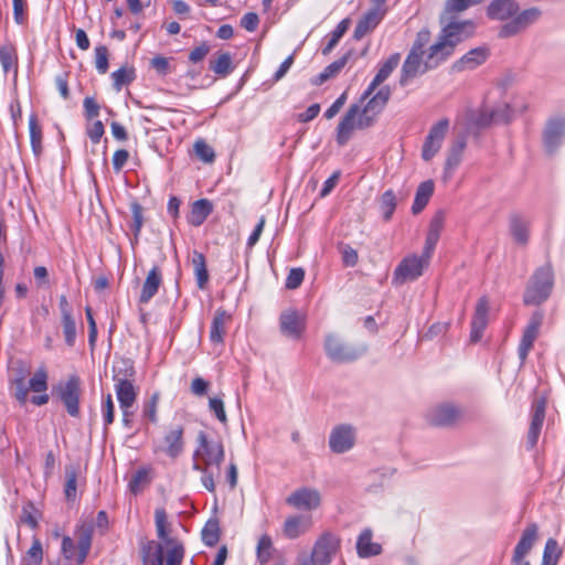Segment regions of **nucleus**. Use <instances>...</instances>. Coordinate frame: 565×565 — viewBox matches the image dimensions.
Returning <instances> with one entry per match:
<instances>
[{"label":"nucleus","mask_w":565,"mask_h":565,"mask_svg":"<svg viewBox=\"0 0 565 565\" xmlns=\"http://www.w3.org/2000/svg\"><path fill=\"white\" fill-rule=\"evenodd\" d=\"M198 447L194 450L193 469L201 472V481L209 492L215 491V476H220V466L225 450L220 439H210L204 431H199Z\"/></svg>","instance_id":"nucleus-1"},{"label":"nucleus","mask_w":565,"mask_h":565,"mask_svg":"<svg viewBox=\"0 0 565 565\" xmlns=\"http://www.w3.org/2000/svg\"><path fill=\"white\" fill-rule=\"evenodd\" d=\"M443 29L438 40L433 44L435 51L446 61L462 41L473 35L476 24L472 20H458L452 17L440 15Z\"/></svg>","instance_id":"nucleus-2"},{"label":"nucleus","mask_w":565,"mask_h":565,"mask_svg":"<svg viewBox=\"0 0 565 565\" xmlns=\"http://www.w3.org/2000/svg\"><path fill=\"white\" fill-rule=\"evenodd\" d=\"M444 61L433 45L429 46L427 52L411 50L401 70L399 85L407 86L413 79L436 68Z\"/></svg>","instance_id":"nucleus-3"},{"label":"nucleus","mask_w":565,"mask_h":565,"mask_svg":"<svg viewBox=\"0 0 565 565\" xmlns=\"http://www.w3.org/2000/svg\"><path fill=\"white\" fill-rule=\"evenodd\" d=\"M554 287V274L551 265L537 268L530 278L523 301L527 306H537L546 301Z\"/></svg>","instance_id":"nucleus-4"},{"label":"nucleus","mask_w":565,"mask_h":565,"mask_svg":"<svg viewBox=\"0 0 565 565\" xmlns=\"http://www.w3.org/2000/svg\"><path fill=\"white\" fill-rule=\"evenodd\" d=\"M340 544L338 535L324 532L316 540L310 556L297 557V565H330L340 550Z\"/></svg>","instance_id":"nucleus-5"},{"label":"nucleus","mask_w":565,"mask_h":565,"mask_svg":"<svg viewBox=\"0 0 565 565\" xmlns=\"http://www.w3.org/2000/svg\"><path fill=\"white\" fill-rule=\"evenodd\" d=\"M52 396L56 397L70 416L79 414L81 380L77 375H71L65 381H60L52 387Z\"/></svg>","instance_id":"nucleus-6"},{"label":"nucleus","mask_w":565,"mask_h":565,"mask_svg":"<svg viewBox=\"0 0 565 565\" xmlns=\"http://www.w3.org/2000/svg\"><path fill=\"white\" fill-rule=\"evenodd\" d=\"M324 351L327 356L335 363L352 362L364 353V349H356L347 344L334 333H330L326 337Z\"/></svg>","instance_id":"nucleus-7"},{"label":"nucleus","mask_w":565,"mask_h":565,"mask_svg":"<svg viewBox=\"0 0 565 565\" xmlns=\"http://www.w3.org/2000/svg\"><path fill=\"white\" fill-rule=\"evenodd\" d=\"M565 140V118H550L542 134L543 148L546 154L557 153Z\"/></svg>","instance_id":"nucleus-8"},{"label":"nucleus","mask_w":565,"mask_h":565,"mask_svg":"<svg viewBox=\"0 0 565 565\" xmlns=\"http://www.w3.org/2000/svg\"><path fill=\"white\" fill-rule=\"evenodd\" d=\"M523 110H525L523 104L510 105L509 103H503L493 108L486 107L480 111L477 122L480 126L507 124L514 117L516 111L522 113Z\"/></svg>","instance_id":"nucleus-9"},{"label":"nucleus","mask_w":565,"mask_h":565,"mask_svg":"<svg viewBox=\"0 0 565 565\" xmlns=\"http://www.w3.org/2000/svg\"><path fill=\"white\" fill-rule=\"evenodd\" d=\"M356 441V428L350 424H340L332 428L329 435V448L334 454L350 451Z\"/></svg>","instance_id":"nucleus-10"},{"label":"nucleus","mask_w":565,"mask_h":565,"mask_svg":"<svg viewBox=\"0 0 565 565\" xmlns=\"http://www.w3.org/2000/svg\"><path fill=\"white\" fill-rule=\"evenodd\" d=\"M364 117L360 114V105H351L337 128V142L344 146L352 136L354 129H364L371 125H364Z\"/></svg>","instance_id":"nucleus-11"},{"label":"nucleus","mask_w":565,"mask_h":565,"mask_svg":"<svg viewBox=\"0 0 565 565\" xmlns=\"http://www.w3.org/2000/svg\"><path fill=\"white\" fill-rule=\"evenodd\" d=\"M429 260L423 255H411L405 257L394 271V280L398 284L412 281L423 275V271L428 267Z\"/></svg>","instance_id":"nucleus-12"},{"label":"nucleus","mask_w":565,"mask_h":565,"mask_svg":"<svg viewBox=\"0 0 565 565\" xmlns=\"http://www.w3.org/2000/svg\"><path fill=\"white\" fill-rule=\"evenodd\" d=\"M541 17V11L537 8H530L519 12L512 20L504 23L499 29V38L508 39L518 33L522 32L533 23H535Z\"/></svg>","instance_id":"nucleus-13"},{"label":"nucleus","mask_w":565,"mask_h":565,"mask_svg":"<svg viewBox=\"0 0 565 565\" xmlns=\"http://www.w3.org/2000/svg\"><path fill=\"white\" fill-rule=\"evenodd\" d=\"M543 319L544 315L541 310L534 311L523 331L518 349L519 359L522 364L525 362L535 340L539 337Z\"/></svg>","instance_id":"nucleus-14"},{"label":"nucleus","mask_w":565,"mask_h":565,"mask_svg":"<svg viewBox=\"0 0 565 565\" xmlns=\"http://www.w3.org/2000/svg\"><path fill=\"white\" fill-rule=\"evenodd\" d=\"M539 536V526L535 523L526 525L518 544L514 547L511 565H530L526 556L533 548Z\"/></svg>","instance_id":"nucleus-15"},{"label":"nucleus","mask_w":565,"mask_h":565,"mask_svg":"<svg viewBox=\"0 0 565 565\" xmlns=\"http://www.w3.org/2000/svg\"><path fill=\"white\" fill-rule=\"evenodd\" d=\"M448 128L449 120L446 118L440 119L430 128L422 149V158L425 161L431 160L440 150L443 140L446 137Z\"/></svg>","instance_id":"nucleus-16"},{"label":"nucleus","mask_w":565,"mask_h":565,"mask_svg":"<svg viewBox=\"0 0 565 565\" xmlns=\"http://www.w3.org/2000/svg\"><path fill=\"white\" fill-rule=\"evenodd\" d=\"M279 329L285 337L298 340L305 332L306 318L296 309L284 310L279 317Z\"/></svg>","instance_id":"nucleus-17"},{"label":"nucleus","mask_w":565,"mask_h":565,"mask_svg":"<svg viewBox=\"0 0 565 565\" xmlns=\"http://www.w3.org/2000/svg\"><path fill=\"white\" fill-rule=\"evenodd\" d=\"M286 503L297 510L312 511L320 507L321 494L315 488L301 487L287 497Z\"/></svg>","instance_id":"nucleus-18"},{"label":"nucleus","mask_w":565,"mask_h":565,"mask_svg":"<svg viewBox=\"0 0 565 565\" xmlns=\"http://www.w3.org/2000/svg\"><path fill=\"white\" fill-rule=\"evenodd\" d=\"M461 415L458 407L452 404H440L431 407L426 417L429 424L434 426L452 425Z\"/></svg>","instance_id":"nucleus-19"},{"label":"nucleus","mask_w":565,"mask_h":565,"mask_svg":"<svg viewBox=\"0 0 565 565\" xmlns=\"http://www.w3.org/2000/svg\"><path fill=\"white\" fill-rule=\"evenodd\" d=\"M183 434L184 428L181 425L169 427L163 437V446L160 447V450L170 458H178L184 449Z\"/></svg>","instance_id":"nucleus-20"},{"label":"nucleus","mask_w":565,"mask_h":565,"mask_svg":"<svg viewBox=\"0 0 565 565\" xmlns=\"http://www.w3.org/2000/svg\"><path fill=\"white\" fill-rule=\"evenodd\" d=\"M546 401L543 397L536 398L532 405V418L527 434V444L533 448L541 434V429L545 418Z\"/></svg>","instance_id":"nucleus-21"},{"label":"nucleus","mask_w":565,"mask_h":565,"mask_svg":"<svg viewBox=\"0 0 565 565\" xmlns=\"http://www.w3.org/2000/svg\"><path fill=\"white\" fill-rule=\"evenodd\" d=\"M466 146H467V140H466V137H463V136L457 138L450 146L448 153H447L445 168H444L443 178L445 181H448L449 179H451L455 170L460 164Z\"/></svg>","instance_id":"nucleus-22"},{"label":"nucleus","mask_w":565,"mask_h":565,"mask_svg":"<svg viewBox=\"0 0 565 565\" xmlns=\"http://www.w3.org/2000/svg\"><path fill=\"white\" fill-rule=\"evenodd\" d=\"M518 12L519 4L515 0H493L487 8L488 18L498 21L512 20Z\"/></svg>","instance_id":"nucleus-23"},{"label":"nucleus","mask_w":565,"mask_h":565,"mask_svg":"<svg viewBox=\"0 0 565 565\" xmlns=\"http://www.w3.org/2000/svg\"><path fill=\"white\" fill-rule=\"evenodd\" d=\"M29 371L25 369L23 363H20L19 367L14 370L10 377L11 394L20 405H25L29 399V388L25 383Z\"/></svg>","instance_id":"nucleus-24"},{"label":"nucleus","mask_w":565,"mask_h":565,"mask_svg":"<svg viewBox=\"0 0 565 565\" xmlns=\"http://www.w3.org/2000/svg\"><path fill=\"white\" fill-rule=\"evenodd\" d=\"M401 55L398 53H394L380 66L375 77L363 93L362 100L367 99V97L374 93L376 87H379L385 79L388 78L392 72L397 67Z\"/></svg>","instance_id":"nucleus-25"},{"label":"nucleus","mask_w":565,"mask_h":565,"mask_svg":"<svg viewBox=\"0 0 565 565\" xmlns=\"http://www.w3.org/2000/svg\"><path fill=\"white\" fill-rule=\"evenodd\" d=\"M488 300L482 297L477 302L476 311L471 321L470 340L472 342H478L481 339L482 333L488 324Z\"/></svg>","instance_id":"nucleus-26"},{"label":"nucleus","mask_w":565,"mask_h":565,"mask_svg":"<svg viewBox=\"0 0 565 565\" xmlns=\"http://www.w3.org/2000/svg\"><path fill=\"white\" fill-rule=\"evenodd\" d=\"M385 14L384 8L374 7L369 10L358 22L353 36L356 40H361L364 35L371 32L381 22Z\"/></svg>","instance_id":"nucleus-27"},{"label":"nucleus","mask_w":565,"mask_h":565,"mask_svg":"<svg viewBox=\"0 0 565 565\" xmlns=\"http://www.w3.org/2000/svg\"><path fill=\"white\" fill-rule=\"evenodd\" d=\"M312 527V519L309 515H292L286 519L284 523V535L295 540L306 534Z\"/></svg>","instance_id":"nucleus-28"},{"label":"nucleus","mask_w":565,"mask_h":565,"mask_svg":"<svg viewBox=\"0 0 565 565\" xmlns=\"http://www.w3.org/2000/svg\"><path fill=\"white\" fill-rule=\"evenodd\" d=\"M488 56L489 52L486 47L472 49L454 64V68L459 72L473 70L483 64Z\"/></svg>","instance_id":"nucleus-29"},{"label":"nucleus","mask_w":565,"mask_h":565,"mask_svg":"<svg viewBox=\"0 0 565 565\" xmlns=\"http://www.w3.org/2000/svg\"><path fill=\"white\" fill-rule=\"evenodd\" d=\"M372 530L364 529L356 540V553L361 558L377 556L382 553V546L372 541Z\"/></svg>","instance_id":"nucleus-30"},{"label":"nucleus","mask_w":565,"mask_h":565,"mask_svg":"<svg viewBox=\"0 0 565 565\" xmlns=\"http://www.w3.org/2000/svg\"><path fill=\"white\" fill-rule=\"evenodd\" d=\"M162 282V276L159 267L154 266L147 275L143 282L139 301L141 303L149 302L153 296L158 292V289Z\"/></svg>","instance_id":"nucleus-31"},{"label":"nucleus","mask_w":565,"mask_h":565,"mask_svg":"<svg viewBox=\"0 0 565 565\" xmlns=\"http://www.w3.org/2000/svg\"><path fill=\"white\" fill-rule=\"evenodd\" d=\"M116 396L119 402L120 408H131L137 398V388L131 381L115 384Z\"/></svg>","instance_id":"nucleus-32"},{"label":"nucleus","mask_w":565,"mask_h":565,"mask_svg":"<svg viewBox=\"0 0 565 565\" xmlns=\"http://www.w3.org/2000/svg\"><path fill=\"white\" fill-rule=\"evenodd\" d=\"M212 210L213 205L207 199L196 200L191 206L188 222L193 226H200L212 213Z\"/></svg>","instance_id":"nucleus-33"},{"label":"nucleus","mask_w":565,"mask_h":565,"mask_svg":"<svg viewBox=\"0 0 565 565\" xmlns=\"http://www.w3.org/2000/svg\"><path fill=\"white\" fill-rule=\"evenodd\" d=\"M231 320V315L223 309H217L210 330V339L214 343H222L225 335V326Z\"/></svg>","instance_id":"nucleus-34"},{"label":"nucleus","mask_w":565,"mask_h":565,"mask_svg":"<svg viewBox=\"0 0 565 565\" xmlns=\"http://www.w3.org/2000/svg\"><path fill=\"white\" fill-rule=\"evenodd\" d=\"M433 193H434V182L431 180L422 182L417 188L414 203L412 206V212L414 214L420 213L428 204Z\"/></svg>","instance_id":"nucleus-35"},{"label":"nucleus","mask_w":565,"mask_h":565,"mask_svg":"<svg viewBox=\"0 0 565 565\" xmlns=\"http://www.w3.org/2000/svg\"><path fill=\"white\" fill-rule=\"evenodd\" d=\"M510 231L514 241L525 245L529 241V222L518 214L510 217Z\"/></svg>","instance_id":"nucleus-36"},{"label":"nucleus","mask_w":565,"mask_h":565,"mask_svg":"<svg viewBox=\"0 0 565 565\" xmlns=\"http://www.w3.org/2000/svg\"><path fill=\"white\" fill-rule=\"evenodd\" d=\"M163 548L167 550V564L166 565H181L184 557V547L182 543L175 537L169 539L163 542Z\"/></svg>","instance_id":"nucleus-37"},{"label":"nucleus","mask_w":565,"mask_h":565,"mask_svg":"<svg viewBox=\"0 0 565 565\" xmlns=\"http://www.w3.org/2000/svg\"><path fill=\"white\" fill-rule=\"evenodd\" d=\"M93 527L92 525L83 524L78 530V558L77 563L82 564L92 545Z\"/></svg>","instance_id":"nucleus-38"},{"label":"nucleus","mask_w":565,"mask_h":565,"mask_svg":"<svg viewBox=\"0 0 565 565\" xmlns=\"http://www.w3.org/2000/svg\"><path fill=\"white\" fill-rule=\"evenodd\" d=\"M192 264L194 267V274H195L198 287L200 289H204L205 285L209 281V273L206 269L204 255L202 253L194 252L193 258H192Z\"/></svg>","instance_id":"nucleus-39"},{"label":"nucleus","mask_w":565,"mask_h":565,"mask_svg":"<svg viewBox=\"0 0 565 565\" xmlns=\"http://www.w3.org/2000/svg\"><path fill=\"white\" fill-rule=\"evenodd\" d=\"M113 372V380L115 381V384L120 383V381H134L135 367L132 362L129 360H121L120 362L116 363L114 365Z\"/></svg>","instance_id":"nucleus-40"},{"label":"nucleus","mask_w":565,"mask_h":565,"mask_svg":"<svg viewBox=\"0 0 565 565\" xmlns=\"http://www.w3.org/2000/svg\"><path fill=\"white\" fill-rule=\"evenodd\" d=\"M29 131L32 150L35 156H40L42 152V128L35 115H31L29 118Z\"/></svg>","instance_id":"nucleus-41"},{"label":"nucleus","mask_w":565,"mask_h":565,"mask_svg":"<svg viewBox=\"0 0 565 565\" xmlns=\"http://www.w3.org/2000/svg\"><path fill=\"white\" fill-rule=\"evenodd\" d=\"M210 68L221 77L227 76L232 71V56L230 53H221L214 61L210 62Z\"/></svg>","instance_id":"nucleus-42"},{"label":"nucleus","mask_w":565,"mask_h":565,"mask_svg":"<svg viewBox=\"0 0 565 565\" xmlns=\"http://www.w3.org/2000/svg\"><path fill=\"white\" fill-rule=\"evenodd\" d=\"M49 374L44 366L39 367L29 381V392L44 393L47 391Z\"/></svg>","instance_id":"nucleus-43"},{"label":"nucleus","mask_w":565,"mask_h":565,"mask_svg":"<svg viewBox=\"0 0 565 565\" xmlns=\"http://www.w3.org/2000/svg\"><path fill=\"white\" fill-rule=\"evenodd\" d=\"M367 98V103L362 108L360 107V114L364 117L363 124L372 126L384 108L373 97L369 96Z\"/></svg>","instance_id":"nucleus-44"},{"label":"nucleus","mask_w":565,"mask_h":565,"mask_svg":"<svg viewBox=\"0 0 565 565\" xmlns=\"http://www.w3.org/2000/svg\"><path fill=\"white\" fill-rule=\"evenodd\" d=\"M202 541L207 546H214L220 540V526L216 520L206 522L202 530Z\"/></svg>","instance_id":"nucleus-45"},{"label":"nucleus","mask_w":565,"mask_h":565,"mask_svg":"<svg viewBox=\"0 0 565 565\" xmlns=\"http://www.w3.org/2000/svg\"><path fill=\"white\" fill-rule=\"evenodd\" d=\"M396 209V196L393 190L385 191L380 199V210L385 221L391 220Z\"/></svg>","instance_id":"nucleus-46"},{"label":"nucleus","mask_w":565,"mask_h":565,"mask_svg":"<svg viewBox=\"0 0 565 565\" xmlns=\"http://www.w3.org/2000/svg\"><path fill=\"white\" fill-rule=\"evenodd\" d=\"M111 78L115 89L119 92L122 86L130 84L136 78L135 70L120 67L111 74Z\"/></svg>","instance_id":"nucleus-47"},{"label":"nucleus","mask_w":565,"mask_h":565,"mask_svg":"<svg viewBox=\"0 0 565 565\" xmlns=\"http://www.w3.org/2000/svg\"><path fill=\"white\" fill-rule=\"evenodd\" d=\"M483 0H447L441 15L449 17L451 13H459L472 6L481 3Z\"/></svg>","instance_id":"nucleus-48"},{"label":"nucleus","mask_w":565,"mask_h":565,"mask_svg":"<svg viewBox=\"0 0 565 565\" xmlns=\"http://www.w3.org/2000/svg\"><path fill=\"white\" fill-rule=\"evenodd\" d=\"M349 26V21L342 20L337 28L332 31L331 36L327 43V45L322 49V54L328 55L332 52V50L337 46L340 39L343 36V34L347 32Z\"/></svg>","instance_id":"nucleus-49"},{"label":"nucleus","mask_w":565,"mask_h":565,"mask_svg":"<svg viewBox=\"0 0 565 565\" xmlns=\"http://www.w3.org/2000/svg\"><path fill=\"white\" fill-rule=\"evenodd\" d=\"M273 550V541L270 536L267 534L262 535L258 540L256 550L258 561L262 564H266L271 558Z\"/></svg>","instance_id":"nucleus-50"},{"label":"nucleus","mask_w":565,"mask_h":565,"mask_svg":"<svg viewBox=\"0 0 565 565\" xmlns=\"http://www.w3.org/2000/svg\"><path fill=\"white\" fill-rule=\"evenodd\" d=\"M154 522H156V529H157L158 537L162 542L169 540L170 539L168 536L169 522H168V516H167L166 510L163 508L156 509Z\"/></svg>","instance_id":"nucleus-51"},{"label":"nucleus","mask_w":565,"mask_h":565,"mask_svg":"<svg viewBox=\"0 0 565 565\" xmlns=\"http://www.w3.org/2000/svg\"><path fill=\"white\" fill-rule=\"evenodd\" d=\"M0 63L4 73L11 71L17 63V53L13 46L3 45L0 47Z\"/></svg>","instance_id":"nucleus-52"},{"label":"nucleus","mask_w":565,"mask_h":565,"mask_svg":"<svg viewBox=\"0 0 565 565\" xmlns=\"http://www.w3.org/2000/svg\"><path fill=\"white\" fill-rule=\"evenodd\" d=\"M559 557L558 544L554 539H548L543 552L542 565H556Z\"/></svg>","instance_id":"nucleus-53"},{"label":"nucleus","mask_w":565,"mask_h":565,"mask_svg":"<svg viewBox=\"0 0 565 565\" xmlns=\"http://www.w3.org/2000/svg\"><path fill=\"white\" fill-rule=\"evenodd\" d=\"M77 470L75 467H66L65 495L68 500L76 495Z\"/></svg>","instance_id":"nucleus-54"},{"label":"nucleus","mask_w":565,"mask_h":565,"mask_svg":"<svg viewBox=\"0 0 565 565\" xmlns=\"http://www.w3.org/2000/svg\"><path fill=\"white\" fill-rule=\"evenodd\" d=\"M63 334L67 345L73 347L76 339V324L73 317L62 318Z\"/></svg>","instance_id":"nucleus-55"},{"label":"nucleus","mask_w":565,"mask_h":565,"mask_svg":"<svg viewBox=\"0 0 565 565\" xmlns=\"http://www.w3.org/2000/svg\"><path fill=\"white\" fill-rule=\"evenodd\" d=\"M95 65L100 74H105L108 71V50L106 46L99 45L95 47Z\"/></svg>","instance_id":"nucleus-56"},{"label":"nucleus","mask_w":565,"mask_h":565,"mask_svg":"<svg viewBox=\"0 0 565 565\" xmlns=\"http://www.w3.org/2000/svg\"><path fill=\"white\" fill-rule=\"evenodd\" d=\"M353 55V50H349L347 53H344L340 58L329 64L324 71L330 75V77L337 76L341 70L348 64L350 58Z\"/></svg>","instance_id":"nucleus-57"},{"label":"nucleus","mask_w":565,"mask_h":565,"mask_svg":"<svg viewBox=\"0 0 565 565\" xmlns=\"http://www.w3.org/2000/svg\"><path fill=\"white\" fill-rule=\"evenodd\" d=\"M195 154L204 162H212L215 158L214 150L204 140L194 143Z\"/></svg>","instance_id":"nucleus-58"},{"label":"nucleus","mask_w":565,"mask_h":565,"mask_svg":"<svg viewBox=\"0 0 565 565\" xmlns=\"http://www.w3.org/2000/svg\"><path fill=\"white\" fill-rule=\"evenodd\" d=\"M445 221L446 213L444 211H438L430 220L428 233L440 237V234L444 230Z\"/></svg>","instance_id":"nucleus-59"},{"label":"nucleus","mask_w":565,"mask_h":565,"mask_svg":"<svg viewBox=\"0 0 565 565\" xmlns=\"http://www.w3.org/2000/svg\"><path fill=\"white\" fill-rule=\"evenodd\" d=\"M305 278V270L302 268H292L290 269L287 279H286V288L296 289L298 288Z\"/></svg>","instance_id":"nucleus-60"},{"label":"nucleus","mask_w":565,"mask_h":565,"mask_svg":"<svg viewBox=\"0 0 565 565\" xmlns=\"http://www.w3.org/2000/svg\"><path fill=\"white\" fill-rule=\"evenodd\" d=\"M131 213H132V225L131 228L135 233V236L137 237L140 233V230L143 224V215H142V207L139 203H132L131 204Z\"/></svg>","instance_id":"nucleus-61"},{"label":"nucleus","mask_w":565,"mask_h":565,"mask_svg":"<svg viewBox=\"0 0 565 565\" xmlns=\"http://www.w3.org/2000/svg\"><path fill=\"white\" fill-rule=\"evenodd\" d=\"M209 407L221 423L226 424L227 417L224 409V403L221 398L211 397L209 401Z\"/></svg>","instance_id":"nucleus-62"},{"label":"nucleus","mask_w":565,"mask_h":565,"mask_svg":"<svg viewBox=\"0 0 565 565\" xmlns=\"http://www.w3.org/2000/svg\"><path fill=\"white\" fill-rule=\"evenodd\" d=\"M429 41H430V32L427 29H423L417 33L416 39H415L411 50L416 51V52H427L425 50V47L427 46Z\"/></svg>","instance_id":"nucleus-63"},{"label":"nucleus","mask_w":565,"mask_h":565,"mask_svg":"<svg viewBox=\"0 0 565 565\" xmlns=\"http://www.w3.org/2000/svg\"><path fill=\"white\" fill-rule=\"evenodd\" d=\"M84 106V115L85 117L90 120L93 118H96L99 115V105L93 97H85L83 102Z\"/></svg>","instance_id":"nucleus-64"}]
</instances>
